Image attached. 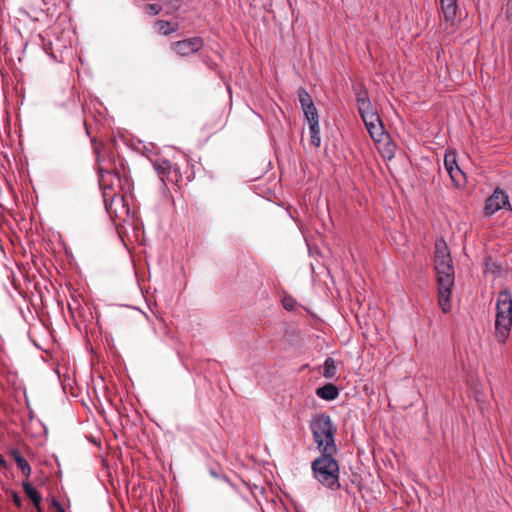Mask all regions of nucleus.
<instances>
[{"mask_svg":"<svg viewBox=\"0 0 512 512\" xmlns=\"http://www.w3.org/2000/svg\"><path fill=\"white\" fill-rule=\"evenodd\" d=\"M202 62L212 71H217L218 64L209 56L208 54H204L201 56Z\"/></svg>","mask_w":512,"mask_h":512,"instance_id":"obj_28","label":"nucleus"},{"mask_svg":"<svg viewBox=\"0 0 512 512\" xmlns=\"http://www.w3.org/2000/svg\"><path fill=\"white\" fill-rule=\"evenodd\" d=\"M316 395L327 401L335 400L339 396V389L332 383H327L316 389Z\"/></svg>","mask_w":512,"mask_h":512,"instance_id":"obj_12","label":"nucleus"},{"mask_svg":"<svg viewBox=\"0 0 512 512\" xmlns=\"http://www.w3.org/2000/svg\"><path fill=\"white\" fill-rule=\"evenodd\" d=\"M86 345H87V348L90 350V352H91V353H94V347H93V345L91 344V342H90V339H89V338L87 339Z\"/></svg>","mask_w":512,"mask_h":512,"instance_id":"obj_35","label":"nucleus"},{"mask_svg":"<svg viewBox=\"0 0 512 512\" xmlns=\"http://www.w3.org/2000/svg\"><path fill=\"white\" fill-rule=\"evenodd\" d=\"M156 27L159 33L169 35L178 30V23H170L165 20H157Z\"/></svg>","mask_w":512,"mask_h":512,"instance_id":"obj_18","label":"nucleus"},{"mask_svg":"<svg viewBox=\"0 0 512 512\" xmlns=\"http://www.w3.org/2000/svg\"><path fill=\"white\" fill-rule=\"evenodd\" d=\"M457 161H456V155L454 152L446 153L444 157V166L447 172L453 170L454 167H456Z\"/></svg>","mask_w":512,"mask_h":512,"instance_id":"obj_24","label":"nucleus"},{"mask_svg":"<svg viewBox=\"0 0 512 512\" xmlns=\"http://www.w3.org/2000/svg\"><path fill=\"white\" fill-rule=\"evenodd\" d=\"M353 91L356 96L357 105L366 101H371L367 87L361 83H355L353 85Z\"/></svg>","mask_w":512,"mask_h":512,"instance_id":"obj_17","label":"nucleus"},{"mask_svg":"<svg viewBox=\"0 0 512 512\" xmlns=\"http://www.w3.org/2000/svg\"><path fill=\"white\" fill-rule=\"evenodd\" d=\"M172 164L173 163H171L169 160L157 159L153 162V167L156 172L162 176V180L164 181V176L167 174Z\"/></svg>","mask_w":512,"mask_h":512,"instance_id":"obj_22","label":"nucleus"},{"mask_svg":"<svg viewBox=\"0 0 512 512\" xmlns=\"http://www.w3.org/2000/svg\"><path fill=\"white\" fill-rule=\"evenodd\" d=\"M41 2L43 3V5H44V6L46 5V2H45V0H41Z\"/></svg>","mask_w":512,"mask_h":512,"instance_id":"obj_42","label":"nucleus"},{"mask_svg":"<svg viewBox=\"0 0 512 512\" xmlns=\"http://www.w3.org/2000/svg\"><path fill=\"white\" fill-rule=\"evenodd\" d=\"M101 465H102V467H103V468H108L107 460H106V459H104V458H102V459H101Z\"/></svg>","mask_w":512,"mask_h":512,"instance_id":"obj_37","label":"nucleus"},{"mask_svg":"<svg viewBox=\"0 0 512 512\" xmlns=\"http://www.w3.org/2000/svg\"><path fill=\"white\" fill-rule=\"evenodd\" d=\"M179 2H180V0H175L176 7H178V6H179Z\"/></svg>","mask_w":512,"mask_h":512,"instance_id":"obj_41","label":"nucleus"},{"mask_svg":"<svg viewBox=\"0 0 512 512\" xmlns=\"http://www.w3.org/2000/svg\"><path fill=\"white\" fill-rule=\"evenodd\" d=\"M10 454L14 458L18 468L21 470L22 474L25 477H29L31 475V467L27 460L21 455L20 451L18 449H12L10 451Z\"/></svg>","mask_w":512,"mask_h":512,"instance_id":"obj_15","label":"nucleus"},{"mask_svg":"<svg viewBox=\"0 0 512 512\" xmlns=\"http://www.w3.org/2000/svg\"><path fill=\"white\" fill-rule=\"evenodd\" d=\"M486 268L487 270H489L490 272H492L493 274H496V273H500L501 272V267L500 265H498L497 263L495 262H492V259L489 257L486 259Z\"/></svg>","mask_w":512,"mask_h":512,"instance_id":"obj_30","label":"nucleus"},{"mask_svg":"<svg viewBox=\"0 0 512 512\" xmlns=\"http://www.w3.org/2000/svg\"><path fill=\"white\" fill-rule=\"evenodd\" d=\"M512 327V293L505 289L498 293L494 336L501 345L506 344Z\"/></svg>","mask_w":512,"mask_h":512,"instance_id":"obj_4","label":"nucleus"},{"mask_svg":"<svg viewBox=\"0 0 512 512\" xmlns=\"http://www.w3.org/2000/svg\"><path fill=\"white\" fill-rule=\"evenodd\" d=\"M302 110L309 123L319 121L318 112L315 105H312L309 108H304Z\"/></svg>","mask_w":512,"mask_h":512,"instance_id":"obj_25","label":"nucleus"},{"mask_svg":"<svg viewBox=\"0 0 512 512\" xmlns=\"http://www.w3.org/2000/svg\"><path fill=\"white\" fill-rule=\"evenodd\" d=\"M167 180L170 183L177 184L178 186L182 185L184 182L187 183L190 181V176H187L185 179L181 172V168L178 164H172L167 174L164 176V180Z\"/></svg>","mask_w":512,"mask_h":512,"instance_id":"obj_11","label":"nucleus"},{"mask_svg":"<svg viewBox=\"0 0 512 512\" xmlns=\"http://www.w3.org/2000/svg\"><path fill=\"white\" fill-rule=\"evenodd\" d=\"M22 488H23L25 494L27 495V497L30 498V500L32 501L33 505L36 507L37 511L38 512H42V509H41V506H40L41 505V501H42V497L39 494V492L28 481H24L22 483Z\"/></svg>","mask_w":512,"mask_h":512,"instance_id":"obj_14","label":"nucleus"},{"mask_svg":"<svg viewBox=\"0 0 512 512\" xmlns=\"http://www.w3.org/2000/svg\"><path fill=\"white\" fill-rule=\"evenodd\" d=\"M311 463L313 477L325 488L332 491L341 489L340 465L334 457L337 452H320Z\"/></svg>","mask_w":512,"mask_h":512,"instance_id":"obj_2","label":"nucleus"},{"mask_svg":"<svg viewBox=\"0 0 512 512\" xmlns=\"http://www.w3.org/2000/svg\"><path fill=\"white\" fill-rule=\"evenodd\" d=\"M118 153L115 138L98 141V187L106 213L111 219L118 217L116 205H122L121 181L116 172Z\"/></svg>","mask_w":512,"mask_h":512,"instance_id":"obj_1","label":"nucleus"},{"mask_svg":"<svg viewBox=\"0 0 512 512\" xmlns=\"http://www.w3.org/2000/svg\"><path fill=\"white\" fill-rule=\"evenodd\" d=\"M502 208L512 210L507 193L501 188L497 187L493 194L485 201L484 214L487 217H491Z\"/></svg>","mask_w":512,"mask_h":512,"instance_id":"obj_7","label":"nucleus"},{"mask_svg":"<svg viewBox=\"0 0 512 512\" xmlns=\"http://www.w3.org/2000/svg\"><path fill=\"white\" fill-rule=\"evenodd\" d=\"M91 144H92L93 151H96V138L95 137H91Z\"/></svg>","mask_w":512,"mask_h":512,"instance_id":"obj_36","label":"nucleus"},{"mask_svg":"<svg viewBox=\"0 0 512 512\" xmlns=\"http://www.w3.org/2000/svg\"><path fill=\"white\" fill-rule=\"evenodd\" d=\"M204 39L199 36L179 40L172 43V50L179 56L187 57L199 52L204 47Z\"/></svg>","mask_w":512,"mask_h":512,"instance_id":"obj_8","label":"nucleus"},{"mask_svg":"<svg viewBox=\"0 0 512 512\" xmlns=\"http://www.w3.org/2000/svg\"><path fill=\"white\" fill-rule=\"evenodd\" d=\"M84 125H85V129H86V133H87V135L89 136V135H90V130H89V127H88V125H87L86 120L84 121Z\"/></svg>","mask_w":512,"mask_h":512,"instance_id":"obj_38","label":"nucleus"},{"mask_svg":"<svg viewBox=\"0 0 512 512\" xmlns=\"http://www.w3.org/2000/svg\"><path fill=\"white\" fill-rule=\"evenodd\" d=\"M44 52L54 61L63 62L64 52L72 46L69 31L47 33L40 36Z\"/></svg>","mask_w":512,"mask_h":512,"instance_id":"obj_6","label":"nucleus"},{"mask_svg":"<svg viewBox=\"0 0 512 512\" xmlns=\"http://www.w3.org/2000/svg\"><path fill=\"white\" fill-rule=\"evenodd\" d=\"M365 127L374 141H379L386 134L382 120L366 124Z\"/></svg>","mask_w":512,"mask_h":512,"instance_id":"obj_16","label":"nucleus"},{"mask_svg":"<svg viewBox=\"0 0 512 512\" xmlns=\"http://www.w3.org/2000/svg\"><path fill=\"white\" fill-rule=\"evenodd\" d=\"M12 500H13V503L17 506V507H21L22 506V500H21V497L18 495V493L14 492L13 495H12Z\"/></svg>","mask_w":512,"mask_h":512,"instance_id":"obj_33","label":"nucleus"},{"mask_svg":"<svg viewBox=\"0 0 512 512\" xmlns=\"http://www.w3.org/2000/svg\"><path fill=\"white\" fill-rule=\"evenodd\" d=\"M337 372L335 360L331 357H328L323 364V376L327 379H332L335 377Z\"/></svg>","mask_w":512,"mask_h":512,"instance_id":"obj_20","label":"nucleus"},{"mask_svg":"<svg viewBox=\"0 0 512 512\" xmlns=\"http://www.w3.org/2000/svg\"><path fill=\"white\" fill-rule=\"evenodd\" d=\"M297 95L302 109L309 108L310 106L314 105L312 96L305 88L300 87L297 91Z\"/></svg>","mask_w":512,"mask_h":512,"instance_id":"obj_21","label":"nucleus"},{"mask_svg":"<svg viewBox=\"0 0 512 512\" xmlns=\"http://www.w3.org/2000/svg\"><path fill=\"white\" fill-rule=\"evenodd\" d=\"M97 413L101 414L103 416V418L106 420V415H105L104 411H101L99 407H98Z\"/></svg>","mask_w":512,"mask_h":512,"instance_id":"obj_39","label":"nucleus"},{"mask_svg":"<svg viewBox=\"0 0 512 512\" xmlns=\"http://www.w3.org/2000/svg\"><path fill=\"white\" fill-rule=\"evenodd\" d=\"M7 467V463L5 461V459L3 458V456L0 454V468H6Z\"/></svg>","mask_w":512,"mask_h":512,"instance_id":"obj_34","label":"nucleus"},{"mask_svg":"<svg viewBox=\"0 0 512 512\" xmlns=\"http://www.w3.org/2000/svg\"><path fill=\"white\" fill-rule=\"evenodd\" d=\"M448 174L456 186H460L462 184V180L465 178V174L462 172L458 165L454 167L453 170L449 171Z\"/></svg>","mask_w":512,"mask_h":512,"instance_id":"obj_23","label":"nucleus"},{"mask_svg":"<svg viewBox=\"0 0 512 512\" xmlns=\"http://www.w3.org/2000/svg\"><path fill=\"white\" fill-rule=\"evenodd\" d=\"M379 141H375L377 143V148L379 153L385 159H391L394 157L396 145L391 141L388 133L384 134L383 137H380Z\"/></svg>","mask_w":512,"mask_h":512,"instance_id":"obj_9","label":"nucleus"},{"mask_svg":"<svg viewBox=\"0 0 512 512\" xmlns=\"http://www.w3.org/2000/svg\"><path fill=\"white\" fill-rule=\"evenodd\" d=\"M294 305H295V300L292 298V297H285L283 299V307L288 310V311H291L294 309Z\"/></svg>","mask_w":512,"mask_h":512,"instance_id":"obj_31","label":"nucleus"},{"mask_svg":"<svg viewBox=\"0 0 512 512\" xmlns=\"http://www.w3.org/2000/svg\"><path fill=\"white\" fill-rule=\"evenodd\" d=\"M52 505L55 508L56 512H66L63 506L55 498L52 499Z\"/></svg>","mask_w":512,"mask_h":512,"instance_id":"obj_32","label":"nucleus"},{"mask_svg":"<svg viewBox=\"0 0 512 512\" xmlns=\"http://www.w3.org/2000/svg\"><path fill=\"white\" fill-rule=\"evenodd\" d=\"M441 10L447 22H453L457 15V0H440Z\"/></svg>","mask_w":512,"mask_h":512,"instance_id":"obj_13","label":"nucleus"},{"mask_svg":"<svg viewBox=\"0 0 512 512\" xmlns=\"http://www.w3.org/2000/svg\"><path fill=\"white\" fill-rule=\"evenodd\" d=\"M437 273L439 305L444 313L450 311L451 288L454 285V267L452 263H435Z\"/></svg>","mask_w":512,"mask_h":512,"instance_id":"obj_5","label":"nucleus"},{"mask_svg":"<svg viewBox=\"0 0 512 512\" xmlns=\"http://www.w3.org/2000/svg\"><path fill=\"white\" fill-rule=\"evenodd\" d=\"M374 111H377V109L372 105L371 101H366L361 104H358V112L360 116L367 113H372Z\"/></svg>","mask_w":512,"mask_h":512,"instance_id":"obj_26","label":"nucleus"},{"mask_svg":"<svg viewBox=\"0 0 512 512\" xmlns=\"http://www.w3.org/2000/svg\"><path fill=\"white\" fill-rule=\"evenodd\" d=\"M452 263L450 250L443 239L437 240L435 243L434 263Z\"/></svg>","mask_w":512,"mask_h":512,"instance_id":"obj_10","label":"nucleus"},{"mask_svg":"<svg viewBox=\"0 0 512 512\" xmlns=\"http://www.w3.org/2000/svg\"><path fill=\"white\" fill-rule=\"evenodd\" d=\"M309 132L311 144L315 147H319L321 144L319 121L309 123Z\"/></svg>","mask_w":512,"mask_h":512,"instance_id":"obj_19","label":"nucleus"},{"mask_svg":"<svg viewBox=\"0 0 512 512\" xmlns=\"http://www.w3.org/2000/svg\"><path fill=\"white\" fill-rule=\"evenodd\" d=\"M144 10L147 14L154 16L161 12L162 7L158 4H146Z\"/></svg>","mask_w":512,"mask_h":512,"instance_id":"obj_29","label":"nucleus"},{"mask_svg":"<svg viewBox=\"0 0 512 512\" xmlns=\"http://www.w3.org/2000/svg\"><path fill=\"white\" fill-rule=\"evenodd\" d=\"M38 10H39L40 12H44V8H43V7H40V6H39V7H38Z\"/></svg>","mask_w":512,"mask_h":512,"instance_id":"obj_40","label":"nucleus"},{"mask_svg":"<svg viewBox=\"0 0 512 512\" xmlns=\"http://www.w3.org/2000/svg\"><path fill=\"white\" fill-rule=\"evenodd\" d=\"M313 441L320 452H337L335 442L337 426L326 413L315 414L310 420Z\"/></svg>","mask_w":512,"mask_h":512,"instance_id":"obj_3","label":"nucleus"},{"mask_svg":"<svg viewBox=\"0 0 512 512\" xmlns=\"http://www.w3.org/2000/svg\"><path fill=\"white\" fill-rule=\"evenodd\" d=\"M361 119L363 120L364 124H371L373 122H376V121H380L381 118L378 114L377 111H374L372 113H367V114H364L362 116H360Z\"/></svg>","mask_w":512,"mask_h":512,"instance_id":"obj_27","label":"nucleus"}]
</instances>
